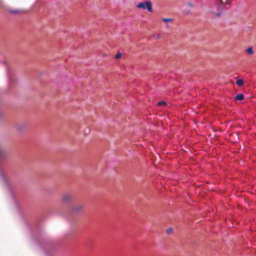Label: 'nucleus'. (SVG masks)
I'll return each instance as SVG.
<instances>
[{
	"label": "nucleus",
	"mask_w": 256,
	"mask_h": 256,
	"mask_svg": "<svg viewBox=\"0 0 256 256\" xmlns=\"http://www.w3.org/2000/svg\"><path fill=\"white\" fill-rule=\"evenodd\" d=\"M26 224L28 228L32 238L43 250L46 256H56L60 242L54 241L48 238L41 224L38 221H34Z\"/></svg>",
	"instance_id": "f257e3e1"
},
{
	"label": "nucleus",
	"mask_w": 256,
	"mask_h": 256,
	"mask_svg": "<svg viewBox=\"0 0 256 256\" xmlns=\"http://www.w3.org/2000/svg\"><path fill=\"white\" fill-rule=\"evenodd\" d=\"M6 156V152L0 145V180L8 188L10 194L18 210H20L18 206V201L14 192L12 184L5 174L2 164V162L5 160Z\"/></svg>",
	"instance_id": "f03ea898"
},
{
	"label": "nucleus",
	"mask_w": 256,
	"mask_h": 256,
	"mask_svg": "<svg viewBox=\"0 0 256 256\" xmlns=\"http://www.w3.org/2000/svg\"><path fill=\"white\" fill-rule=\"evenodd\" d=\"M137 8L143 10H147L149 12H152V4L150 1H146L143 2H140L137 5Z\"/></svg>",
	"instance_id": "7ed1b4c3"
},
{
	"label": "nucleus",
	"mask_w": 256,
	"mask_h": 256,
	"mask_svg": "<svg viewBox=\"0 0 256 256\" xmlns=\"http://www.w3.org/2000/svg\"><path fill=\"white\" fill-rule=\"evenodd\" d=\"M6 78L11 80L14 78V73L12 68L7 66L6 69Z\"/></svg>",
	"instance_id": "20e7f679"
},
{
	"label": "nucleus",
	"mask_w": 256,
	"mask_h": 256,
	"mask_svg": "<svg viewBox=\"0 0 256 256\" xmlns=\"http://www.w3.org/2000/svg\"><path fill=\"white\" fill-rule=\"evenodd\" d=\"M73 200L72 196L68 193H64L62 196V202L64 203H69Z\"/></svg>",
	"instance_id": "39448f33"
},
{
	"label": "nucleus",
	"mask_w": 256,
	"mask_h": 256,
	"mask_svg": "<svg viewBox=\"0 0 256 256\" xmlns=\"http://www.w3.org/2000/svg\"><path fill=\"white\" fill-rule=\"evenodd\" d=\"M82 210V207L81 206H74L72 207L71 212L72 214H78Z\"/></svg>",
	"instance_id": "423d86ee"
},
{
	"label": "nucleus",
	"mask_w": 256,
	"mask_h": 256,
	"mask_svg": "<svg viewBox=\"0 0 256 256\" xmlns=\"http://www.w3.org/2000/svg\"><path fill=\"white\" fill-rule=\"evenodd\" d=\"M162 20L166 23V26L167 28L169 27L168 22H171L174 20V18H162Z\"/></svg>",
	"instance_id": "0eeeda50"
},
{
	"label": "nucleus",
	"mask_w": 256,
	"mask_h": 256,
	"mask_svg": "<svg viewBox=\"0 0 256 256\" xmlns=\"http://www.w3.org/2000/svg\"><path fill=\"white\" fill-rule=\"evenodd\" d=\"M244 99V96L242 94H238L234 97L236 100H242Z\"/></svg>",
	"instance_id": "6e6552de"
},
{
	"label": "nucleus",
	"mask_w": 256,
	"mask_h": 256,
	"mask_svg": "<svg viewBox=\"0 0 256 256\" xmlns=\"http://www.w3.org/2000/svg\"><path fill=\"white\" fill-rule=\"evenodd\" d=\"M8 11L12 14H16L18 13H20L22 12V10H20L18 9H12V8H10L8 9Z\"/></svg>",
	"instance_id": "1a4fd4ad"
},
{
	"label": "nucleus",
	"mask_w": 256,
	"mask_h": 256,
	"mask_svg": "<svg viewBox=\"0 0 256 256\" xmlns=\"http://www.w3.org/2000/svg\"><path fill=\"white\" fill-rule=\"evenodd\" d=\"M48 75V73L45 71H42L38 74V78H45L46 76Z\"/></svg>",
	"instance_id": "9d476101"
},
{
	"label": "nucleus",
	"mask_w": 256,
	"mask_h": 256,
	"mask_svg": "<svg viewBox=\"0 0 256 256\" xmlns=\"http://www.w3.org/2000/svg\"><path fill=\"white\" fill-rule=\"evenodd\" d=\"M246 52L249 54L252 55L254 54V51L252 47H249L246 50Z\"/></svg>",
	"instance_id": "9b49d317"
},
{
	"label": "nucleus",
	"mask_w": 256,
	"mask_h": 256,
	"mask_svg": "<svg viewBox=\"0 0 256 256\" xmlns=\"http://www.w3.org/2000/svg\"><path fill=\"white\" fill-rule=\"evenodd\" d=\"M183 12H184V14L186 15V16L190 15L192 14L191 10H186V8H185Z\"/></svg>",
	"instance_id": "f8f14e48"
},
{
	"label": "nucleus",
	"mask_w": 256,
	"mask_h": 256,
	"mask_svg": "<svg viewBox=\"0 0 256 256\" xmlns=\"http://www.w3.org/2000/svg\"><path fill=\"white\" fill-rule=\"evenodd\" d=\"M245 81H236V84L239 86H242L244 84Z\"/></svg>",
	"instance_id": "ddd939ff"
},
{
	"label": "nucleus",
	"mask_w": 256,
	"mask_h": 256,
	"mask_svg": "<svg viewBox=\"0 0 256 256\" xmlns=\"http://www.w3.org/2000/svg\"><path fill=\"white\" fill-rule=\"evenodd\" d=\"M186 6L188 7V8H192L194 6V4L192 2H188L186 4Z\"/></svg>",
	"instance_id": "4468645a"
},
{
	"label": "nucleus",
	"mask_w": 256,
	"mask_h": 256,
	"mask_svg": "<svg viewBox=\"0 0 256 256\" xmlns=\"http://www.w3.org/2000/svg\"><path fill=\"white\" fill-rule=\"evenodd\" d=\"M166 104V101H160L158 102V105L159 106H165Z\"/></svg>",
	"instance_id": "2eb2a0df"
},
{
	"label": "nucleus",
	"mask_w": 256,
	"mask_h": 256,
	"mask_svg": "<svg viewBox=\"0 0 256 256\" xmlns=\"http://www.w3.org/2000/svg\"><path fill=\"white\" fill-rule=\"evenodd\" d=\"M122 54L120 52H118L115 56L114 58L116 60L120 59L122 58Z\"/></svg>",
	"instance_id": "dca6fc26"
},
{
	"label": "nucleus",
	"mask_w": 256,
	"mask_h": 256,
	"mask_svg": "<svg viewBox=\"0 0 256 256\" xmlns=\"http://www.w3.org/2000/svg\"><path fill=\"white\" fill-rule=\"evenodd\" d=\"M25 128H26L25 124H22V126L21 125L18 126V128L20 131H22L23 130H24Z\"/></svg>",
	"instance_id": "f3484780"
},
{
	"label": "nucleus",
	"mask_w": 256,
	"mask_h": 256,
	"mask_svg": "<svg viewBox=\"0 0 256 256\" xmlns=\"http://www.w3.org/2000/svg\"><path fill=\"white\" fill-rule=\"evenodd\" d=\"M172 232V228H170L167 230V233L168 234H170Z\"/></svg>",
	"instance_id": "a211bd4d"
},
{
	"label": "nucleus",
	"mask_w": 256,
	"mask_h": 256,
	"mask_svg": "<svg viewBox=\"0 0 256 256\" xmlns=\"http://www.w3.org/2000/svg\"><path fill=\"white\" fill-rule=\"evenodd\" d=\"M154 38H160V34H158L156 36H154Z\"/></svg>",
	"instance_id": "6ab92c4d"
},
{
	"label": "nucleus",
	"mask_w": 256,
	"mask_h": 256,
	"mask_svg": "<svg viewBox=\"0 0 256 256\" xmlns=\"http://www.w3.org/2000/svg\"><path fill=\"white\" fill-rule=\"evenodd\" d=\"M3 116V113L1 110H0V119Z\"/></svg>",
	"instance_id": "aec40b11"
},
{
	"label": "nucleus",
	"mask_w": 256,
	"mask_h": 256,
	"mask_svg": "<svg viewBox=\"0 0 256 256\" xmlns=\"http://www.w3.org/2000/svg\"><path fill=\"white\" fill-rule=\"evenodd\" d=\"M229 0H226V2H225V3H226V4H228V2H229Z\"/></svg>",
	"instance_id": "412c9836"
},
{
	"label": "nucleus",
	"mask_w": 256,
	"mask_h": 256,
	"mask_svg": "<svg viewBox=\"0 0 256 256\" xmlns=\"http://www.w3.org/2000/svg\"><path fill=\"white\" fill-rule=\"evenodd\" d=\"M87 131H88V132H90V130H89V129H88V130H87Z\"/></svg>",
	"instance_id": "4be33fe9"
},
{
	"label": "nucleus",
	"mask_w": 256,
	"mask_h": 256,
	"mask_svg": "<svg viewBox=\"0 0 256 256\" xmlns=\"http://www.w3.org/2000/svg\"><path fill=\"white\" fill-rule=\"evenodd\" d=\"M238 80H242V78H240V79H238Z\"/></svg>",
	"instance_id": "5701e85b"
},
{
	"label": "nucleus",
	"mask_w": 256,
	"mask_h": 256,
	"mask_svg": "<svg viewBox=\"0 0 256 256\" xmlns=\"http://www.w3.org/2000/svg\"><path fill=\"white\" fill-rule=\"evenodd\" d=\"M220 1L222 2H223L222 0H220Z\"/></svg>",
	"instance_id": "b1692460"
}]
</instances>
